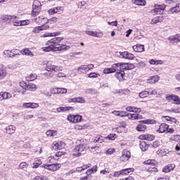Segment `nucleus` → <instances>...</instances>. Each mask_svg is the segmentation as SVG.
<instances>
[{"label": "nucleus", "instance_id": "1", "mask_svg": "<svg viewBox=\"0 0 180 180\" xmlns=\"http://www.w3.org/2000/svg\"><path fill=\"white\" fill-rule=\"evenodd\" d=\"M64 40L63 37H53L46 42L45 47L42 48L43 51L49 53V51H67L71 49V46L65 44H60Z\"/></svg>", "mask_w": 180, "mask_h": 180}, {"label": "nucleus", "instance_id": "2", "mask_svg": "<svg viewBox=\"0 0 180 180\" xmlns=\"http://www.w3.org/2000/svg\"><path fill=\"white\" fill-rule=\"evenodd\" d=\"M143 165H146L145 167V171L148 172V174H157L158 172V168H157V165H158V162L155 159H148L145 160L143 162Z\"/></svg>", "mask_w": 180, "mask_h": 180}, {"label": "nucleus", "instance_id": "3", "mask_svg": "<svg viewBox=\"0 0 180 180\" xmlns=\"http://www.w3.org/2000/svg\"><path fill=\"white\" fill-rule=\"evenodd\" d=\"M54 157L50 156L48 158V162L50 164H44L43 165V168L44 169H48V171H52L53 172L56 171H58L60 168H61V164L60 163H55L54 164Z\"/></svg>", "mask_w": 180, "mask_h": 180}, {"label": "nucleus", "instance_id": "4", "mask_svg": "<svg viewBox=\"0 0 180 180\" xmlns=\"http://www.w3.org/2000/svg\"><path fill=\"white\" fill-rule=\"evenodd\" d=\"M63 70V66L54 65V63H48L46 65V71L49 72H60Z\"/></svg>", "mask_w": 180, "mask_h": 180}, {"label": "nucleus", "instance_id": "5", "mask_svg": "<svg viewBox=\"0 0 180 180\" xmlns=\"http://www.w3.org/2000/svg\"><path fill=\"white\" fill-rule=\"evenodd\" d=\"M158 133H174L175 130L173 129V128H169V125H168L166 123H162L159 126V128L156 130Z\"/></svg>", "mask_w": 180, "mask_h": 180}, {"label": "nucleus", "instance_id": "6", "mask_svg": "<svg viewBox=\"0 0 180 180\" xmlns=\"http://www.w3.org/2000/svg\"><path fill=\"white\" fill-rule=\"evenodd\" d=\"M167 8L165 4H155L151 13L154 15H161Z\"/></svg>", "mask_w": 180, "mask_h": 180}, {"label": "nucleus", "instance_id": "7", "mask_svg": "<svg viewBox=\"0 0 180 180\" xmlns=\"http://www.w3.org/2000/svg\"><path fill=\"white\" fill-rule=\"evenodd\" d=\"M51 148L55 151L63 150V148H65V142L63 141H56L52 143Z\"/></svg>", "mask_w": 180, "mask_h": 180}, {"label": "nucleus", "instance_id": "8", "mask_svg": "<svg viewBox=\"0 0 180 180\" xmlns=\"http://www.w3.org/2000/svg\"><path fill=\"white\" fill-rule=\"evenodd\" d=\"M85 150V146L82 144H79V146H76L75 148L74 149V153H73L72 155L74 157H80L81 153L84 151Z\"/></svg>", "mask_w": 180, "mask_h": 180}, {"label": "nucleus", "instance_id": "9", "mask_svg": "<svg viewBox=\"0 0 180 180\" xmlns=\"http://www.w3.org/2000/svg\"><path fill=\"white\" fill-rule=\"evenodd\" d=\"M48 29H50V25H42L41 26L35 27L32 30V33L37 34L40 33L42 30H48Z\"/></svg>", "mask_w": 180, "mask_h": 180}, {"label": "nucleus", "instance_id": "10", "mask_svg": "<svg viewBox=\"0 0 180 180\" xmlns=\"http://www.w3.org/2000/svg\"><path fill=\"white\" fill-rule=\"evenodd\" d=\"M138 139L139 140H148V141H153V140L155 139V136L154 134H145L139 135Z\"/></svg>", "mask_w": 180, "mask_h": 180}, {"label": "nucleus", "instance_id": "11", "mask_svg": "<svg viewBox=\"0 0 180 180\" xmlns=\"http://www.w3.org/2000/svg\"><path fill=\"white\" fill-rule=\"evenodd\" d=\"M162 119L164 122H169L171 124H172V123L174 124H178V123H179L177 119L168 115H162Z\"/></svg>", "mask_w": 180, "mask_h": 180}, {"label": "nucleus", "instance_id": "12", "mask_svg": "<svg viewBox=\"0 0 180 180\" xmlns=\"http://www.w3.org/2000/svg\"><path fill=\"white\" fill-rule=\"evenodd\" d=\"M131 157V153H130V151L127 150H124L122 151V155L120 157V160L121 161L124 162V161H129Z\"/></svg>", "mask_w": 180, "mask_h": 180}, {"label": "nucleus", "instance_id": "13", "mask_svg": "<svg viewBox=\"0 0 180 180\" xmlns=\"http://www.w3.org/2000/svg\"><path fill=\"white\" fill-rule=\"evenodd\" d=\"M167 101H173L176 105H180V97L177 95H169L166 96Z\"/></svg>", "mask_w": 180, "mask_h": 180}, {"label": "nucleus", "instance_id": "14", "mask_svg": "<svg viewBox=\"0 0 180 180\" xmlns=\"http://www.w3.org/2000/svg\"><path fill=\"white\" fill-rule=\"evenodd\" d=\"M86 34H88V36H92L93 37H103V32L102 31H86Z\"/></svg>", "mask_w": 180, "mask_h": 180}, {"label": "nucleus", "instance_id": "15", "mask_svg": "<svg viewBox=\"0 0 180 180\" xmlns=\"http://www.w3.org/2000/svg\"><path fill=\"white\" fill-rule=\"evenodd\" d=\"M19 86L21 88L18 91L19 94H22V95H25L27 91V83H26L25 81H22L19 83Z\"/></svg>", "mask_w": 180, "mask_h": 180}, {"label": "nucleus", "instance_id": "16", "mask_svg": "<svg viewBox=\"0 0 180 180\" xmlns=\"http://www.w3.org/2000/svg\"><path fill=\"white\" fill-rule=\"evenodd\" d=\"M127 117L129 119V120H140V119H143V115L140 114H130L128 113Z\"/></svg>", "mask_w": 180, "mask_h": 180}, {"label": "nucleus", "instance_id": "17", "mask_svg": "<svg viewBox=\"0 0 180 180\" xmlns=\"http://www.w3.org/2000/svg\"><path fill=\"white\" fill-rule=\"evenodd\" d=\"M35 20L37 25H41V26H43V25H49V22L47 18H43V17H39L38 18H36Z\"/></svg>", "mask_w": 180, "mask_h": 180}, {"label": "nucleus", "instance_id": "18", "mask_svg": "<svg viewBox=\"0 0 180 180\" xmlns=\"http://www.w3.org/2000/svg\"><path fill=\"white\" fill-rule=\"evenodd\" d=\"M174 169H175L174 164H169L162 168V172H165V174H168V172H171V171H174Z\"/></svg>", "mask_w": 180, "mask_h": 180}, {"label": "nucleus", "instance_id": "19", "mask_svg": "<svg viewBox=\"0 0 180 180\" xmlns=\"http://www.w3.org/2000/svg\"><path fill=\"white\" fill-rule=\"evenodd\" d=\"M12 98V94L6 91L0 92V101H4V99H11Z\"/></svg>", "mask_w": 180, "mask_h": 180}, {"label": "nucleus", "instance_id": "20", "mask_svg": "<svg viewBox=\"0 0 180 180\" xmlns=\"http://www.w3.org/2000/svg\"><path fill=\"white\" fill-rule=\"evenodd\" d=\"M7 75L6 67L4 65H0V79H4Z\"/></svg>", "mask_w": 180, "mask_h": 180}, {"label": "nucleus", "instance_id": "21", "mask_svg": "<svg viewBox=\"0 0 180 180\" xmlns=\"http://www.w3.org/2000/svg\"><path fill=\"white\" fill-rule=\"evenodd\" d=\"M52 94H67V89L54 87L51 89Z\"/></svg>", "mask_w": 180, "mask_h": 180}, {"label": "nucleus", "instance_id": "22", "mask_svg": "<svg viewBox=\"0 0 180 180\" xmlns=\"http://www.w3.org/2000/svg\"><path fill=\"white\" fill-rule=\"evenodd\" d=\"M180 12V3L177 4L176 6L171 8L168 11V13L169 15H172L174 13H179Z\"/></svg>", "mask_w": 180, "mask_h": 180}, {"label": "nucleus", "instance_id": "23", "mask_svg": "<svg viewBox=\"0 0 180 180\" xmlns=\"http://www.w3.org/2000/svg\"><path fill=\"white\" fill-rule=\"evenodd\" d=\"M7 134H13L16 131V127L15 125H8L5 128Z\"/></svg>", "mask_w": 180, "mask_h": 180}, {"label": "nucleus", "instance_id": "24", "mask_svg": "<svg viewBox=\"0 0 180 180\" xmlns=\"http://www.w3.org/2000/svg\"><path fill=\"white\" fill-rule=\"evenodd\" d=\"M169 41H172L173 43H180V34H176L175 35H172L168 38Z\"/></svg>", "mask_w": 180, "mask_h": 180}, {"label": "nucleus", "instance_id": "25", "mask_svg": "<svg viewBox=\"0 0 180 180\" xmlns=\"http://www.w3.org/2000/svg\"><path fill=\"white\" fill-rule=\"evenodd\" d=\"M21 54L22 56H27L28 57H34V53L30 51L28 48L23 49L20 51Z\"/></svg>", "mask_w": 180, "mask_h": 180}, {"label": "nucleus", "instance_id": "26", "mask_svg": "<svg viewBox=\"0 0 180 180\" xmlns=\"http://www.w3.org/2000/svg\"><path fill=\"white\" fill-rule=\"evenodd\" d=\"M122 56L123 58H125L126 60H134L135 58V56L133 53L127 51L122 52Z\"/></svg>", "mask_w": 180, "mask_h": 180}, {"label": "nucleus", "instance_id": "27", "mask_svg": "<svg viewBox=\"0 0 180 180\" xmlns=\"http://www.w3.org/2000/svg\"><path fill=\"white\" fill-rule=\"evenodd\" d=\"M124 75H126V74L124 70H120L115 72V77L119 81H124Z\"/></svg>", "mask_w": 180, "mask_h": 180}, {"label": "nucleus", "instance_id": "28", "mask_svg": "<svg viewBox=\"0 0 180 180\" xmlns=\"http://www.w3.org/2000/svg\"><path fill=\"white\" fill-rule=\"evenodd\" d=\"M3 20H4V22H6L7 23H11V22H12L13 19H19V17L16 16V15H4L2 18Z\"/></svg>", "mask_w": 180, "mask_h": 180}, {"label": "nucleus", "instance_id": "29", "mask_svg": "<svg viewBox=\"0 0 180 180\" xmlns=\"http://www.w3.org/2000/svg\"><path fill=\"white\" fill-rule=\"evenodd\" d=\"M160 81V77L158 75L151 76L147 79L148 84H155Z\"/></svg>", "mask_w": 180, "mask_h": 180}, {"label": "nucleus", "instance_id": "30", "mask_svg": "<svg viewBox=\"0 0 180 180\" xmlns=\"http://www.w3.org/2000/svg\"><path fill=\"white\" fill-rule=\"evenodd\" d=\"M24 108H27V109H36V108H39V103H25L23 104Z\"/></svg>", "mask_w": 180, "mask_h": 180}, {"label": "nucleus", "instance_id": "31", "mask_svg": "<svg viewBox=\"0 0 180 180\" xmlns=\"http://www.w3.org/2000/svg\"><path fill=\"white\" fill-rule=\"evenodd\" d=\"M127 112H133L134 113H140L141 112V108H136L133 106H128L126 108Z\"/></svg>", "mask_w": 180, "mask_h": 180}, {"label": "nucleus", "instance_id": "32", "mask_svg": "<svg viewBox=\"0 0 180 180\" xmlns=\"http://www.w3.org/2000/svg\"><path fill=\"white\" fill-rule=\"evenodd\" d=\"M134 172V168H127L120 170L121 175H129V174H133Z\"/></svg>", "mask_w": 180, "mask_h": 180}, {"label": "nucleus", "instance_id": "33", "mask_svg": "<svg viewBox=\"0 0 180 180\" xmlns=\"http://www.w3.org/2000/svg\"><path fill=\"white\" fill-rule=\"evenodd\" d=\"M133 50L136 53H143L144 51V45L136 44L133 46Z\"/></svg>", "mask_w": 180, "mask_h": 180}, {"label": "nucleus", "instance_id": "34", "mask_svg": "<svg viewBox=\"0 0 180 180\" xmlns=\"http://www.w3.org/2000/svg\"><path fill=\"white\" fill-rule=\"evenodd\" d=\"M162 20H164V16L160 15L153 18L150 23L151 25H157V23H161Z\"/></svg>", "mask_w": 180, "mask_h": 180}, {"label": "nucleus", "instance_id": "35", "mask_svg": "<svg viewBox=\"0 0 180 180\" xmlns=\"http://www.w3.org/2000/svg\"><path fill=\"white\" fill-rule=\"evenodd\" d=\"M139 147L141 150V151H147L150 147V144H147L146 141H141L139 143Z\"/></svg>", "mask_w": 180, "mask_h": 180}, {"label": "nucleus", "instance_id": "36", "mask_svg": "<svg viewBox=\"0 0 180 180\" xmlns=\"http://www.w3.org/2000/svg\"><path fill=\"white\" fill-rule=\"evenodd\" d=\"M37 90V86L35 84L29 82L27 86V91H30V92H34Z\"/></svg>", "mask_w": 180, "mask_h": 180}, {"label": "nucleus", "instance_id": "37", "mask_svg": "<svg viewBox=\"0 0 180 180\" xmlns=\"http://www.w3.org/2000/svg\"><path fill=\"white\" fill-rule=\"evenodd\" d=\"M148 96H150V91L147 90H143L139 94V97L141 98V99L148 98Z\"/></svg>", "mask_w": 180, "mask_h": 180}, {"label": "nucleus", "instance_id": "38", "mask_svg": "<svg viewBox=\"0 0 180 180\" xmlns=\"http://www.w3.org/2000/svg\"><path fill=\"white\" fill-rule=\"evenodd\" d=\"M131 2L139 6H146V5H147V1H146V0H131Z\"/></svg>", "mask_w": 180, "mask_h": 180}, {"label": "nucleus", "instance_id": "39", "mask_svg": "<svg viewBox=\"0 0 180 180\" xmlns=\"http://www.w3.org/2000/svg\"><path fill=\"white\" fill-rule=\"evenodd\" d=\"M26 81L27 82H32V81H35V79H37V75L36 73H32L30 75L27 76L25 77Z\"/></svg>", "mask_w": 180, "mask_h": 180}, {"label": "nucleus", "instance_id": "40", "mask_svg": "<svg viewBox=\"0 0 180 180\" xmlns=\"http://www.w3.org/2000/svg\"><path fill=\"white\" fill-rule=\"evenodd\" d=\"M41 12V8L32 7V16H37Z\"/></svg>", "mask_w": 180, "mask_h": 180}, {"label": "nucleus", "instance_id": "41", "mask_svg": "<svg viewBox=\"0 0 180 180\" xmlns=\"http://www.w3.org/2000/svg\"><path fill=\"white\" fill-rule=\"evenodd\" d=\"M149 63L151 65H161L164 64V62L162 60H155L154 59H150L149 60Z\"/></svg>", "mask_w": 180, "mask_h": 180}, {"label": "nucleus", "instance_id": "42", "mask_svg": "<svg viewBox=\"0 0 180 180\" xmlns=\"http://www.w3.org/2000/svg\"><path fill=\"white\" fill-rule=\"evenodd\" d=\"M139 123H143V124H155L157 121L155 120H145L139 121Z\"/></svg>", "mask_w": 180, "mask_h": 180}, {"label": "nucleus", "instance_id": "43", "mask_svg": "<svg viewBox=\"0 0 180 180\" xmlns=\"http://www.w3.org/2000/svg\"><path fill=\"white\" fill-rule=\"evenodd\" d=\"M136 130L137 131H146L147 130V125L143 124H139L136 126Z\"/></svg>", "mask_w": 180, "mask_h": 180}, {"label": "nucleus", "instance_id": "44", "mask_svg": "<svg viewBox=\"0 0 180 180\" xmlns=\"http://www.w3.org/2000/svg\"><path fill=\"white\" fill-rule=\"evenodd\" d=\"M61 33L60 32L44 34V37H56V36H60Z\"/></svg>", "mask_w": 180, "mask_h": 180}, {"label": "nucleus", "instance_id": "45", "mask_svg": "<svg viewBox=\"0 0 180 180\" xmlns=\"http://www.w3.org/2000/svg\"><path fill=\"white\" fill-rule=\"evenodd\" d=\"M46 134L48 137H54V136H57L58 133L56 130H48Z\"/></svg>", "mask_w": 180, "mask_h": 180}, {"label": "nucleus", "instance_id": "46", "mask_svg": "<svg viewBox=\"0 0 180 180\" xmlns=\"http://www.w3.org/2000/svg\"><path fill=\"white\" fill-rule=\"evenodd\" d=\"M30 23V20H20L18 22H15V25L19 26H26Z\"/></svg>", "mask_w": 180, "mask_h": 180}, {"label": "nucleus", "instance_id": "47", "mask_svg": "<svg viewBox=\"0 0 180 180\" xmlns=\"http://www.w3.org/2000/svg\"><path fill=\"white\" fill-rule=\"evenodd\" d=\"M41 159H35L34 162H33L32 168H39V165H41Z\"/></svg>", "mask_w": 180, "mask_h": 180}, {"label": "nucleus", "instance_id": "48", "mask_svg": "<svg viewBox=\"0 0 180 180\" xmlns=\"http://www.w3.org/2000/svg\"><path fill=\"white\" fill-rule=\"evenodd\" d=\"M78 72H88L89 68L87 65H82L77 68Z\"/></svg>", "mask_w": 180, "mask_h": 180}, {"label": "nucleus", "instance_id": "49", "mask_svg": "<svg viewBox=\"0 0 180 180\" xmlns=\"http://www.w3.org/2000/svg\"><path fill=\"white\" fill-rule=\"evenodd\" d=\"M28 167H29V163L22 162L20 163L18 168L19 169H23V171H25V169H27Z\"/></svg>", "mask_w": 180, "mask_h": 180}, {"label": "nucleus", "instance_id": "50", "mask_svg": "<svg viewBox=\"0 0 180 180\" xmlns=\"http://www.w3.org/2000/svg\"><path fill=\"white\" fill-rule=\"evenodd\" d=\"M85 129H88V126H86V124H76L75 125V130H85Z\"/></svg>", "mask_w": 180, "mask_h": 180}, {"label": "nucleus", "instance_id": "51", "mask_svg": "<svg viewBox=\"0 0 180 180\" xmlns=\"http://www.w3.org/2000/svg\"><path fill=\"white\" fill-rule=\"evenodd\" d=\"M112 68H113L115 72H118L119 71H121L120 69V63H114L112 65Z\"/></svg>", "mask_w": 180, "mask_h": 180}, {"label": "nucleus", "instance_id": "52", "mask_svg": "<svg viewBox=\"0 0 180 180\" xmlns=\"http://www.w3.org/2000/svg\"><path fill=\"white\" fill-rule=\"evenodd\" d=\"M103 74H113L115 72V69L111 66L110 68H105L103 71Z\"/></svg>", "mask_w": 180, "mask_h": 180}, {"label": "nucleus", "instance_id": "53", "mask_svg": "<svg viewBox=\"0 0 180 180\" xmlns=\"http://www.w3.org/2000/svg\"><path fill=\"white\" fill-rule=\"evenodd\" d=\"M32 8H41V2L39 0H34L33 2Z\"/></svg>", "mask_w": 180, "mask_h": 180}, {"label": "nucleus", "instance_id": "54", "mask_svg": "<svg viewBox=\"0 0 180 180\" xmlns=\"http://www.w3.org/2000/svg\"><path fill=\"white\" fill-rule=\"evenodd\" d=\"M103 138L101 135H98L94 140V143H103Z\"/></svg>", "mask_w": 180, "mask_h": 180}, {"label": "nucleus", "instance_id": "55", "mask_svg": "<svg viewBox=\"0 0 180 180\" xmlns=\"http://www.w3.org/2000/svg\"><path fill=\"white\" fill-rule=\"evenodd\" d=\"M4 54L6 57H13V52L12 50H5Z\"/></svg>", "mask_w": 180, "mask_h": 180}, {"label": "nucleus", "instance_id": "56", "mask_svg": "<svg viewBox=\"0 0 180 180\" xmlns=\"http://www.w3.org/2000/svg\"><path fill=\"white\" fill-rule=\"evenodd\" d=\"M67 120L70 123H75V117L74 115H68Z\"/></svg>", "mask_w": 180, "mask_h": 180}, {"label": "nucleus", "instance_id": "57", "mask_svg": "<svg viewBox=\"0 0 180 180\" xmlns=\"http://www.w3.org/2000/svg\"><path fill=\"white\" fill-rule=\"evenodd\" d=\"M75 116V123H79L80 122H82V117L79 115H74Z\"/></svg>", "mask_w": 180, "mask_h": 180}, {"label": "nucleus", "instance_id": "58", "mask_svg": "<svg viewBox=\"0 0 180 180\" xmlns=\"http://www.w3.org/2000/svg\"><path fill=\"white\" fill-rule=\"evenodd\" d=\"M86 102L84 97H76V103H85Z\"/></svg>", "mask_w": 180, "mask_h": 180}, {"label": "nucleus", "instance_id": "59", "mask_svg": "<svg viewBox=\"0 0 180 180\" xmlns=\"http://www.w3.org/2000/svg\"><path fill=\"white\" fill-rule=\"evenodd\" d=\"M55 11L56 13H63L64 12V7L63 6H58L55 8Z\"/></svg>", "mask_w": 180, "mask_h": 180}, {"label": "nucleus", "instance_id": "60", "mask_svg": "<svg viewBox=\"0 0 180 180\" xmlns=\"http://www.w3.org/2000/svg\"><path fill=\"white\" fill-rule=\"evenodd\" d=\"M98 77H101V75L95 72H91L88 75V78H98Z\"/></svg>", "mask_w": 180, "mask_h": 180}, {"label": "nucleus", "instance_id": "61", "mask_svg": "<svg viewBox=\"0 0 180 180\" xmlns=\"http://www.w3.org/2000/svg\"><path fill=\"white\" fill-rule=\"evenodd\" d=\"M117 137V135L116 134H110L107 136V139L109 140H115Z\"/></svg>", "mask_w": 180, "mask_h": 180}, {"label": "nucleus", "instance_id": "62", "mask_svg": "<svg viewBox=\"0 0 180 180\" xmlns=\"http://www.w3.org/2000/svg\"><path fill=\"white\" fill-rule=\"evenodd\" d=\"M133 68H134V65H133L132 63H127L126 70H133Z\"/></svg>", "mask_w": 180, "mask_h": 180}, {"label": "nucleus", "instance_id": "63", "mask_svg": "<svg viewBox=\"0 0 180 180\" xmlns=\"http://www.w3.org/2000/svg\"><path fill=\"white\" fill-rule=\"evenodd\" d=\"M33 180H46V177L44 176H37Z\"/></svg>", "mask_w": 180, "mask_h": 180}, {"label": "nucleus", "instance_id": "64", "mask_svg": "<svg viewBox=\"0 0 180 180\" xmlns=\"http://www.w3.org/2000/svg\"><path fill=\"white\" fill-rule=\"evenodd\" d=\"M120 180H136V179L132 176H128L127 177L120 179Z\"/></svg>", "mask_w": 180, "mask_h": 180}]
</instances>
